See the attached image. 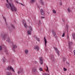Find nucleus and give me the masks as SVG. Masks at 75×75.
I'll return each mask as SVG.
<instances>
[{
	"mask_svg": "<svg viewBox=\"0 0 75 75\" xmlns=\"http://www.w3.org/2000/svg\"><path fill=\"white\" fill-rule=\"evenodd\" d=\"M6 5L7 8H11V10L12 11H17V8L14 6V5L13 4H11L9 3V4H6Z\"/></svg>",
	"mask_w": 75,
	"mask_h": 75,
	"instance_id": "nucleus-1",
	"label": "nucleus"
},
{
	"mask_svg": "<svg viewBox=\"0 0 75 75\" xmlns=\"http://www.w3.org/2000/svg\"><path fill=\"white\" fill-rule=\"evenodd\" d=\"M8 37V35L4 33L3 34L1 35V37L2 39H4L5 40L6 38H7Z\"/></svg>",
	"mask_w": 75,
	"mask_h": 75,
	"instance_id": "nucleus-2",
	"label": "nucleus"
},
{
	"mask_svg": "<svg viewBox=\"0 0 75 75\" xmlns=\"http://www.w3.org/2000/svg\"><path fill=\"white\" fill-rule=\"evenodd\" d=\"M7 70H8V71H12L13 72H14V73H15V71H14V70L12 67L11 66H8L7 67Z\"/></svg>",
	"mask_w": 75,
	"mask_h": 75,
	"instance_id": "nucleus-3",
	"label": "nucleus"
},
{
	"mask_svg": "<svg viewBox=\"0 0 75 75\" xmlns=\"http://www.w3.org/2000/svg\"><path fill=\"white\" fill-rule=\"evenodd\" d=\"M23 70L22 69H20L19 71H18V75H20L21 74H23Z\"/></svg>",
	"mask_w": 75,
	"mask_h": 75,
	"instance_id": "nucleus-4",
	"label": "nucleus"
},
{
	"mask_svg": "<svg viewBox=\"0 0 75 75\" xmlns=\"http://www.w3.org/2000/svg\"><path fill=\"white\" fill-rule=\"evenodd\" d=\"M37 70V67H34L32 69L33 72H36Z\"/></svg>",
	"mask_w": 75,
	"mask_h": 75,
	"instance_id": "nucleus-5",
	"label": "nucleus"
},
{
	"mask_svg": "<svg viewBox=\"0 0 75 75\" xmlns=\"http://www.w3.org/2000/svg\"><path fill=\"white\" fill-rule=\"evenodd\" d=\"M40 64H43V59L41 57L40 58Z\"/></svg>",
	"mask_w": 75,
	"mask_h": 75,
	"instance_id": "nucleus-6",
	"label": "nucleus"
},
{
	"mask_svg": "<svg viewBox=\"0 0 75 75\" xmlns=\"http://www.w3.org/2000/svg\"><path fill=\"white\" fill-rule=\"evenodd\" d=\"M52 33L53 34V35H54L55 38H56L57 36H55L56 35V32H55V31L54 30H52Z\"/></svg>",
	"mask_w": 75,
	"mask_h": 75,
	"instance_id": "nucleus-7",
	"label": "nucleus"
},
{
	"mask_svg": "<svg viewBox=\"0 0 75 75\" xmlns=\"http://www.w3.org/2000/svg\"><path fill=\"white\" fill-rule=\"evenodd\" d=\"M41 13L42 16H45V13L44 12V10L43 9H40Z\"/></svg>",
	"mask_w": 75,
	"mask_h": 75,
	"instance_id": "nucleus-8",
	"label": "nucleus"
},
{
	"mask_svg": "<svg viewBox=\"0 0 75 75\" xmlns=\"http://www.w3.org/2000/svg\"><path fill=\"white\" fill-rule=\"evenodd\" d=\"M34 48L35 50H36L37 51H38L40 50L39 47L37 46H35L34 47Z\"/></svg>",
	"mask_w": 75,
	"mask_h": 75,
	"instance_id": "nucleus-9",
	"label": "nucleus"
},
{
	"mask_svg": "<svg viewBox=\"0 0 75 75\" xmlns=\"http://www.w3.org/2000/svg\"><path fill=\"white\" fill-rule=\"evenodd\" d=\"M44 40L45 42V47H46L47 46V39H46V38H45V37L44 38Z\"/></svg>",
	"mask_w": 75,
	"mask_h": 75,
	"instance_id": "nucleus-10",
	"label": "nucleus"
},
{
	"mask_svg": "<svg viewBox=\"0 0 75 75\" xmlns=\"http://www.w3.org/2000/svg\"><path fill=\"white\" fill-rule=\"evenodd\" d=\"M23 23L24 24V27H25V28H28L27 25H26V24H25V22H23Z\"/></svg>",
	"mask_w": 75,
	"mask_h": 75,
	"instance_id": "nucleus-11",
	"label": "nucleus"
},
{
	"mask_svg": "<svg viewBox=\"0 0 75 75\" xmlns=\"http://www.w3.org/2000/svg\"><path fill=\"white\" fill-rule=\"evenodd\" d=\"M6 75H11L12 74L10 72L7 71L6 73Z\"/></svg>",
	"mask_w": 75,
	"mask_h": 75,
	"instance_id": "nucleus-12",
	"label": "nucleus"
},
{
	"mask_svg": "<svg viewBox=\"0 0 75 75\" xmlns=\"http://www.w3.org/2000/svg\"><path fill=\"white\" fill-rule=\"evenodd\" d=\"M69 48H70V47H71V45H72V43L71 41H69Z\"/></svg>",
	"mask_w": 75,
	"mask_h": 75,
	"instance_id": "nucleus-13",
	"label": "nucleus"
},
{
	"mask_svg": "<svg viewBox=\"0 0 75 75\" xmlns=\"http://www.w3.org/2000/svg\"><path fill=\"white\" fill-rule=\"evenodd\" d=\"M16 48H17V45H15L13 46V50H14V49H16Z\"/></svg>",
	"mask_w": 75,
	"mask_h": 75,
	"instance_id": "nucleus-14",
	"label": "nucleus"
},
{
	"mask_svg": "<svg viewBox=\"0 0 75 75\" xmlns=\"http://www.w3.org/2000/svg\"><path fill=\"white\" fill-rule=\"evenodd\" d=\"M2 60L4 63H5V61L6 60V58H5V57H4L3 58Z\"/></svg>",
	"mask_w": 75,
	"mask_h": 75,
	"instance_id": "nucleus-15",
	"label": "nucleus"
},
{
	"mask_svg": "<svg viewBox=\"0 0 75 75\" xmlns=\"http://www.w3.org/2000/svg\"><path fill=\"white\" fill-rule=\"evenodd\" d=\"M36 39L39 42H40V38H38V37H36Z\"/></svg>",
	"mask_w": 75,
	"mask_h": 75,
	"instance_id": "nucleus-16",
	"label": "nucleus"
},
{
	"mask_svg": "<svg viewBox=\"0 0 75 75\" xmlns=\"http://www.w3.org/2000/svg\"><path fill=\"white\" fill-rule=\"evenodd\" d=\"M46 70L45 69V71H47L48 72H49V70H48V66H46Z\"/></svg>",
	"mask_w": 75,
	"mask_h": 75,
	"instance_id": "nucleus-17",
	"label": "nucleus"
},
{
	"mask_svg": "<svg viewBox=\"0 0 75 75\" xmlns=\"http://www.w3.org/2000/svg\"><path fill=\"white\" fill-rule=\"evenodd\" d=\"M51 59H52V60H54V56L52 55H51Z\"/></svg>",
	"mask_w": 75,
	"mask_h": 75,
	"instance_id": "nucleus-18",
	"label": "nucleus"
},
{
	"mask_svg": "<svg viewBox=\"0 0 75 75\" xmlns=\"http://www.w3.org/2000/svg\"><path fill=\"white\" fill-rule=\"evenodd\" d=\"M36 1V0H31V3H35V2Z\"/></svg>",
	"mask_w": 75,
	"mask_h": 75,
	"instance_id": "nucleus-19",
	"label": "nucleus"
},
{
	"mask_svg": "<svg viewBox=\"0 0 75 75\" xmlns=\"http://www.w3.org/2000/svg\"><path fill=\"white\" fill-rule=\"evenodd\" d=\"M40 2L41 3V4L42 5H43V6L44 5V2H43V1H42V0H40Z\"/></svg>",
	"mask_w": 75,
	"mask_h": 75,
	"instance_id": "nucleus-20",
	"label": "nucleus"
},
{
	"mask_svg": "<svg viewBox=\"0 0 75 75\" xmlns=\"http://www.w3.org/2000/svg\"><path fill=\"white\" fill-rule=\"evenodd\" d=\"M73 38L74 40L75 39V34L74 33H73L72 34Z\"/></svg>",
	"mask_w": 75,
	"mask_h": 75,
	"instance_id": "nucleus-21",
	"label": "nucleus"
},
{
	"mask_svg": "<svg viewBox=\"0 0 75 75\" xmlns=\"http://www.w3.org/2000/svg\"><path fill=\"white\" fill-rule=\"evenodd\" d=\"M5 52H6V53L7 54H8V51H7V49H5Z\"/></svg>",
	"mask_w": 75,
	"mask_h": 75,
	"instance_id": "nucleus-22",
	"label": "nucleus"
},
{
	"mask_svg": "<svg viewBox=\"0 0 75 75\" xmlns=\"http://www.w3.org/2000/svg\"><path fill=\"white\" fill-rule=\"evenodd\" d=\"M56 53L57 54H58V55H59V50H58V49H57L56 50Z\"/></svg>",
	"mask_w": 75,
	"mask_h": 75,
	"instance_id": "nucleus-23",
	"label": "nucleus"
},
{
	"mask_svg": "<svg viewBox=\"0 0 75 75\" xmlns=\"http://www.w3.org/2000/svg\"><path fill=\"white\" fill-rule=\"evenodd\" d=\"M68 11L69 12H71V8L70 7H69L68 8Z\"/></svg>",
	"mask_w": 75,
	"mask_h": 75,
	"instance_id": "nucleus-24",
	"label": "nucleus"
},
{
	"mask_svg": "<svg viewBox=\"0 0 75 75\" xmlns=\"http://www.w3.org/2000/svg\"><path fill=\"white\" fill-rule=\"evenodd\" d=\"M31 31H30V30H28V34H29V35H30L31 34Z\"/></svg>",
	"mask_w": 75,
	"mask_h": 75,
	"instance_id": "nucleus-25",
	"label": "nucleus"
},
{
	"mask_svg": "<svg viewBox=\"0 0 75 75\" xmlns=\"http://www.w3.org/2000/svg\"><path fill=\"white\" fill-rule=\"evenodd\" d=\"M39 70L40 71H43V69H42V68H39Z\"/></svg>",
	"mask_w": 75,
	"mask_h": 75,
	"instance_id": "nucleus-26",
	"label": "nucleus"
},
{
	"mask_svg": "<svg viewBox=\"0 0 75 75\" xmlns=\"http://www.w3.org/2000/svg\"><path fill=\"white\" fill-rule=\"evenodd\" d=\"M8 42L9 43H10V44H12V43L13 42L11 41L10 40H8Z\"/></svg>",
	"mask_w": 75,
	"mask_h": 75,
	"instance_id": "nucleus-27",
	"label": "nucleus"
},
{
	"mask_svg": "<svg viewBox=\"0 0 75 75\" xmlns=\"http://www.w3.org/2000/svg\"><path fill=\"white\" fill-rule=\"evenodd\" d=\"M38 23H39V25H41V21H39L38 22Z\"/></svg>",
	"mask_w": 75,
	"mask_h": 75,
	"instance_id": "nucleus-28",
	"label": "nucleus"
},
{
	"mask_svg": "<svg viewBox=\"0 0 75 75\" xmlns=\"http://www.w3.org/2000/svg\"><path fill=\"white\" fill-rule=\"evenodd\" d=\"M25 52L26 54H28V50H25Z\"/></svg>",
	"mask_w": 75,
	"mask_h": 75,
	"instance_id": "nucleus-29",
	"label": "nucleus"
},
{
	"mask_svg": "<svg viewBox=\"0 0 75 75\" xmlns=\"http://www.w3.org/2000/svg\"><path fill=\"white\" fill-rule=\"evenodd\" d=\"M3 18H4V19L6 23L7 22H6V18H5V17H4L3 16Z\"/></svg>",
	"mask_w": 75,
	"mask_h": 75,
	"instance_id": "nucleus-30",
	"label": "nucleus"
},
{
	"mask_svg": "<svg viewBox=\"0 0 75 75\" xmlns=\"http://www.w3.org/2000/svg\"><path fill=\"white\" fill-rule=\"evenodd\" d=\"M65 32H63V35H62V37H64V36H65Z\"/></svg>",
	"mask_w": 75,
	"mask_h": 75,
	"instance_id": "nucleus-31",
	"label": "nucleus"
},
{
	"mask_svg": "<svg viewBox=\"0 0 75 75\" xmlns=\"http://www.w3.org/2000/svg\"><path fill=\"white\" fill-rule=\"evenodd\" d=\"M11 26L13 28H15V27H14V25L13 24H11Z\"/></svg>",
	"mask_w": 75,
	"mask_h": 75,
	"instance_id": "nucleus-32",
	"label": "nucleus"
},
{
	"mask_svg": "<svg viewBox=\"0 0 75 75\" xmlns=\"http://www.w3.org/2000/svg\"><path fill=\"white\" fill-rule=\"evenodd\" d=\"M29 28H30V31H33V29L31 26H29Z\"/></svg>",
	"mask_w": 75,
	"mask_h": 75,
	"instance_id": "nucleus-33",
	"label": "nucleus"
},
{
	"mask_svg": "<svg viewBox=\"0 0 75 75\" xmlns=\"http://www.w3.org/2000/svg\"><path fill=\"white\" fill-rule=\"evenodd\" d=\"M66 60V58L65 57H63V61H64Z\"/></svg>",
	"mask_w": 75,
	"mask_h": 75,
	"instance_id": "nucleus-34",
	"label": "nucleus"
},
{
	"mask_svg": "<svg viewBox=\"0 0 75 75\" xmlns=\"http://www.w3.org/2000/svg\"><path fill=\"white\" fill-rule=\"evenodd\" d=\"M54 48L55 50V51H56V50H57L58 49H57V47H54Z\"/></svg>",
	"mask_w": 75,
	"mask_h": 75,
	"instance_id": "nucleus-35",
	"label": "nucleus"
},
{
	"mask_svg": "<svg viewBox=\"0 0 75 75\" xmlns=\"http://www.w3.org/2000/svg\"><path fill=\"white\" fill-rule=\"evenodd\" d=\"M63 69H64V71H66L67 70V69L64 67L63 68Z\"/></svg>",
	"mask_w": 75,
	"mask_h": 75,
	"instance_id": "nucleus-36",
	"label": "nucleus"
},
{
	"mask_svg": "<svg viewBox=\"0 0 75 75\" xmlns=\"http://www.w3.org/2000/svg\"><path fill=\"white\" fill-rule=\"evenodd\" d=\"M53 12L54 13H56V11L55 10H53Z\"/></svg>",
	"mask_w": 75,
	"mask_h": 75,
	"instance_id": "nucleus-37",
	"label": "nucleus"
},
{
	"mask_svg": "<svg viewBox=\"0 0 75 75\" xmlns=\"http://www.w3.org/2000/svg\"><path fill=\"white\" fill-rule=\"evenodd\" d=\"M66 27H67V29H68L69 26H68V25L67 24L66 25Z\"/></svg>",
	"mask_w": 75,
	"mask_h": 75,
	"instance_id": "nucleus-38",
	"label": "nucleus"
},
{
	"mask_svg": "<svg viewBox=\"0 0 75 75\" xmlns=\"http://www.w3.org/2000/svg\"><path fill=\"white\" fill-rule=\"evenodd\" d=\"M34 63L35 64H38V62H37L36 61H35Z\"/></svg>",
	"mask_w": 75,
	"mask_h": 75,
	"instance_id": "nucleus-39",
	"label": "nucleus"
},
{
	"mask_svg": "<svg viewBox=\"0 0 75 75\" xmlns=\"http://www.w3.org/2000/svg\"><path fill=\"white\" fill-rule=\"evenodd\" d=\"M2 50V47L1 46H0V50Z\"/></svg>",
	"mask_w": 75,
	"mask_h": 75,
	"instance_id": "nucleus-40",
	"label": "nucleus"
},
{
	"mask_svg": "<svg viewBox=\"0 0 75 75\" xmlns=\"http://www.w3.org/2000/svg\"><path fill=\"white\" fill-rule=\"evenodd\" d=\"M62 21L64 22V24H65V23H65V20H64V19H62Z\"/></svg>",
	"mask_w": 75,
	"mask_h": 75,
	"instance_id": "nucleus-41",
	"label": "nucleus"
},
{
	"mask_svg": "<svg viewBox=\"0 0 75 75\" xmlns=\"http://www.w3.org/2000/svg\"><path fill=\"white\" fill-rule=\"evenodd\" d=\"M67 39H69V35H68V36L67 37Z\"/></svg>",
	"mask_w": 75,
	"mask_h": 75,
	"instance_id": "nucleus-42",
	"label": "nucleus"
},
{
	"mask_svg": "<svg viewBox=\"0 0 75 75\" xmlns=\"http://www.w3.org/2000/svg\"><path fill=\"white\" fill-rule=\"evenodd\" d=\"M8 40H10V38L9 37H8Z\"/></svg>",
	"mask_w": 75,
	"mask_h": 75,
	"instance_id": "nucleus-43",
	"label": "nucleus"
},
{
	"mask_svg": "<svg viewBox=\"0 0 75 75\" xmlns=\"http://www.w3.org/2000/svg\"><path fill=\"white\" fill-rule=\"evenodd\" d=\"M37 6L38 8L40 9V7H39V6H38V5H37Z\"/></svg>",
	"mask_w": 75,
	"mask_h": 75,
	"instance_id": "nucleus-44",
	"label": "nucleus"
},
{
	"mask_svg": "<svg viewBox=\"0 0 75 75\" xmlns=\"http://www.w3.org/2000/svg\"><path fill=\"white\" fill-rule=\"evenodd\" d=\"M42 18H45V17H43V16H42L41 17Z\"/></svg>",
	"mask_w": 75,
	"mask_h": 75,
	"instance_id": "nucleus-45",
	"label": "nucleus"
},
{
	"mask_svg": "<svg viewBox=\"0 0 75 75\" xmlns=\"http://www.w3.org/2000/svg\"><path fill=\"white\" fill-rule=\"evenodd\" d=\"M67 64H68V65H69V62H67Z\"/></svg>",
	"mask_w": 75,
	"mask_h": 75,
	"instance_id": "nucleus-46",
	"label": "nucleus"
},
{
	"mask_svg": "<svg viewBox=\"0 0 75 75\" xmlns=\"http://www.w3.org/2000/svg\"><path fill=\"white\" fill-rule=\"evenodd\" d=\"M21 5H22V6H24V5H23V4H21Z\"/></svg>",
	"mask_w": 75,
	"mask_h": 75,
	"instance_id": "nucleus-47",
	"label": "nucleus"
},
{
	"mask_svg": "<svg viewBox=\"0 0 75 75\" xmlns=\"http://www.w3.org/2000/svg\"><path fill=\"white\" fill-rule=\"evenodd\" d=\"M62 2H60V5H62Z\"/></svg>",
	"mask_w": 75,
	"mask_h": 75,
	"instance_id": "nucleus-48",
	"label": "nucleus"
},
{
	"mask_svg": "<svg viewBox=\"0 0 75 75\" xmlns=\"http://www.w3.org/2000/svg\"><path fill=\"white\" fill-rule=\"evenodd\" d=\"M16 3H18V1H16Z\"/></svg>",
	"mask_w": 75,
	"mask_h": 75,
	"instance_id": "nucleus-49",
	"label": "nucleus"
},
{
	"mask_svg": "<svg viewBox=\"0 0 75 75\" xmlns=\"http://www.w3.org/2000/svg\"><path fill=\"white\" fill-rule=\"evenodd\" d=\"M43 75H46V74H44Z\"/></svg>",
	"mask_w": 75,
	"mask_h": 75,
	"instance_id": "nucleus-50",
	"label": "nucleus"
},
{
	"mask_svg": "<svg viewBox=\"0 0 75 75\" xmlns=\"http://www.w3.org/2000/svg\"><path fill=\"white\" fill-rule=\"evenodd\" d=\"M7 1V3H8V0H6Z\"/></svg>",
	"mask_w": 75,
	"mask_h": 75,
	"instance_id": "nucleus-51",
	"label": "nucleus"
},
{
	"mask_svg": "<svg viewBox=\"0 0 75 75\" xmlns=\"http://www.w3.org/2000/svg\"><path fill=\"white\" fill-rule=\"evenodd\" d=\"M47 75H50L49 74H47Z\"/></svg>",
	"mask_w": 75,
	"mask_h": 75,
	"instance_id": "nucleus-52",
	"label": "nucleus"
}]
</instances>
